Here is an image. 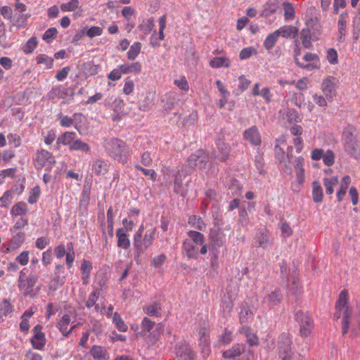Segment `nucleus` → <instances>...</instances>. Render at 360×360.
<instances>
[{
	"instance_id": "obj_1",
	"label": "nucleus",
	"mask_w": 360,
	"mask_h": 360,
	"mask_svg": "<svg viewBox=\"0 0 360 360\" xmlns=\"http://www.w3.org/2000/svg\"><path fill=\"white\" fill-rule=\"evenodd\" d=\"M105 148L108 154L115 160L123 165L127 162L129 149L121 139L111 138L105 140Z\"/></svg>"
},
{
	"instance_id": "obj_2",
	"label": "nucleus",
	"mask_w": 360,
	"mask_h": 360,
	"mask_svg": "<svg viewBox=\"0 0 360 360\" xmlns=\"http://www.w3.org/2000/svg\"><path fill=\"white\" fill-rule=\"evenodd\" d=\"M187 238L183 243V248L188 258L196 259L198 255L199 246L204 243L205 237L202 233L196 231H189Z\"/></svg>"
},
{
	"instance_id": "obj_3",
	"label": "nucleus",
	"mask_w": 360,
	"mask_h": 360,
	"mask_svg": "<svg viewBox=\"0 0 360 360\" xmlns=\"http://www.w3.org/2000/svg\"><path fill=\"white\" fill-rule=\"evenodd\" d=\"M335 308L336 310L342 311V335H345L348 331L349 319L352 314L351 309L348 306V292L346 290L340 292Z\"/></svg>"
},
{
	"instance_id": "obj_4",
	"label": "nucleus",
	"mask_w": 360,
	"mask_h": 360,
	"mask_svg": "<svg viewBox=\"0 0 360 360\" xmlns=\"http://www.w3.org/2000/svg\"><path fill=\"white\" fill-rule=\"evenodd\" d=\"M292 344V342L288 333H283L278 337L277 347L280 359L294 360Z\"/></svg>"
},
{
	"instance_id": "obj_5",
	"label": "nucleus",
	"mask_w": 360,
	"mask_h": 360,
	"mask_svg": "<svg viewBox=\"0 0 360 360\" xmlns=\"http://www.w3.org/2000/svg\"><path fill=\"white\" fill-rule=\"evenodd\" d=\"M208 161L209 154L202 149L191 154L187 159L188 166L193 169L205 168Z\"/></svg>"
},
{
	"instance_id": "obj_6",
	"label": "nucleus",
	"mask_w": 360,
	"mask_h": 360,
	"mask_svg": "<svg viewBox=\"0 0 360 360\" xmlns=\"http://www.w3.org/2000/svg\"><path fill=\"white\" fill-rule=\"evenodd\" d=\"M37 280L38 277L36 275L30 274L26 278V279L23 281H18V288L22 292L25 296L34 297L39 290V288H38L36 292H34L33 290V288Z\"/></svg>"
},
{
	"instance_id": "obj_7",
	"label": "nucleus",
	"mask_w": 360,
	"mask_h": 360,
	"mask_svg": "<svg viewBox=\"0 0 360 360\" xmlns=\"http://www.w3.org/2000/svg\"><path fill=\"white\" fill-rule=\"evenodd\" d=\"M155 229L150 234H145L144 237L140 236L139 238H134V246L136 249L137 256L143 253L153 243Z\"/></svg>"
},
{
	"instance_id": "obj_8",
	"label": "nucleus",
	"mask_w": 360,
	"mask_h": 360,
	"mask_svg": "<svg viewBox=\"0 0 360 360\" xmlns=\"http://www.w3.org/2000/svg\"><path fill=\"white\" fill-rule=\"evenodd\" d=\"M345 150L346 153L354 158H358L360 155L359 146L355 136L352 132H347L345 137Z\"/></svg>"
},
{
	"instance_id": "obj_9",
	"label": "nucleus",
	"mask_w": 360,
	"mask_h": 360,
	"mask_svg": "<svg viewBox=\"0 0 360 360\" xmlns=\"http://www.w3.org/2000/svg\"><path fill=\"white\" fill-rule=\"evenodd\" d=\"M216 146L217 151L212 153L213 157L221 162H225L229 157L230 147L220 139L217 140Z\"/></svg>"
},
{
	"instance_id": "obj_10",
	"label": "nucleus",
	"mask_w": 360,
	"mask_h": 360,
	"mask_svg": "<svg viewBox=\"0 0 360 360\" xmlns=\"http://www.w3.org/2000/svg\"><path fill=\"white\" fill-rule=\"evenodd\" d=\"M41 330L42 326L39 324L35 326L33 329L34 334L31 339L32 347L39 350H41L46 344L45 335Z\"/></svg>"
},
{
	"instance_id": "obj_11",
	"label": "nucleus",
	"mask_w": 360,
	"mask_h": 360,
	"mask_svg": "<svg viewBox=\"0 0 360 360\" xmlns=\"http://www.w3.org/2000/svg\"><path fill=\"white\" fill-rule=\"evenodd\" d=\"M243 137L253 146H257L262 143L261 136L256 126L246 129L243 133Z\"/></svg>"
},
{
	"instance_id": "obj_12",
	"label": "nucleus",
	"mask_w": 360,
	"mask_h": 360,
	"mask_svg": "<svg viewBox=\"0 0 360 360\" xmlns=\"http://www.w3.org/2000/svg\"><path fill=\"white\" fill-rule=\"evenodd\" d=\"M209 238L214 249L221 248L224 244V235L221 232V227H218L217 229H211Z\"/></svg>"
},
{
	"instance_id": "obj_13",
	"label": "nucleus",
	"mask_w": 360,
	"mask_h": 360,
	"mask_svg": "<svg viewBox=\"0 0 360 360\" xmlns=\"http://www.w3.org/2000/svg\"><path fill=\"white\" fill-rule=\"evenodd\" d=\"M283 299V295L280 290H275L265 297L262 301L264 307L271 308L278 304Z\"/></svg>"
},
{
	"instance_id": "obj_14",
	"label": "nucleus",
	"mask_w": 360,
	"mask_h": 360,
	"mask_svg": "<svg viewBox=\"0 0 360 360\" xmlns=\"http://www.w3.org/2000/svg\"><path fill=\"white\" fill-rule=\"evenodd\" d=\"M52 158V154L49 151L41 149L37 150L36 154V158L34 159V167L39 170L42 169L47 162H51Z\"/></svg>"
},
{
	"instance_id": "obj_15",
	"label": "nucleus",
	"mask_w": 360,
	"mask_h": 360,
	"mask_svg": "<svg viewBox=\"0 0 360 360\" xmlns=\"http://www.w3.org/2000/svg\"><path fill=\"white\" fill-rule=\"evenodd\" d=\"M271 245L269 232L262 229L255 237V246L266 249Z\"/></svg>"
},
{
	"instance_id": "obj_16",
	"label": "nucleus",
	"mask_w": 360,
	"mask_h": 360,
	"mask_svg": "<svg viewBox=\"0 0 360 360\" xmlns=\"http://www.w3.org/2000/svg\"><path fill=\"white\" fill-rule=\"evenodd\" d=\"M314 20L310 18L306 22L307 28H304L302 30L300 33V38L302 39V43L306 49H310L311 46V30H309V27H312L314 24Z\"/></svg>"
},
{
	"instance_id": "obj_17",
	"label": "nucleus",
	"mask_w": 360,
	"mask_h": 360,
	"mask_svg": "<svg viewBox=\"0 0 360 360\" xmlns=\"http://www.w3.org/2000/svg\"><path fill=\"white\" fill-rule=\"evenodd\" d=\"M117 238V247L124 250H127L130 246V240L128 238L127 229L123 228L118 229L116 232Z\"/></svg>"
},
{
	"instance_id": "obj_18",
	"label": "nucleus",
	"mask_w": 360,
	"mask_h": 360,
	"mask_svg": "<svg viewBox=\"0 0 360 360\" xmlns=\"http://www.w3.org/2000/svg\"><path fill=\"white\" fill-rule=\"evenodd\" d=\"M176 355L180 357H184L192 360L194 359L195 354L189 345L186 343H180L176 345Z\"/></svg>"
},
{
	"instance_id": "obj_19",
	"label": "nucleus",
	"mask_w": 360,
	"mask_h": 360,
	"mask_svg": "<svg viewBox=\"0 0 360 360\" xmlns=\"http://www.w3.org/2000/svg\"><path fill=\"white\" fill-rule=\"evenodd\" d=\"M294 168L295 169L297 179L299 184H302L304 181V169L303 167L304 165V159L302 157L296 158L293 162Z\"/></svg>"
},
{
	"instance_id": "obj_20",
	"label": "nucleus",
	"mask_w": 360,
	"mask_h": 360,
	"mask_svg": "<svg viewBox=\"0 0 360 360\" xmlns=\"http://www.w3.org/2000/svg\"><path fill=\"white\" fill-rule=\"evenodd\" d=\"M245 352V346L242 344H236L231 349L223 352L225 359H233L240 356Z\"/></svg>"
},
{
	"instance_id": "obj_21",
	"label": "nucleus",
	"mask_w": 360,
	"mask_h": 360,
	"mask_svg": "<svg viewBox=\"0 0 360 360\" xmlns=\"http://www.w3.org/2000/svg\"><path fill=\"white\" fill-rule=\"evenodd\" d=\"M90 354L95 360H109L110 359L107 350L101 346L94 345L90 350Z\"/></svg>"
},
{
	"instance_id": "obj_22",
	"label": "nucleus",
	"mask_w": 360,
	"mask_h": 360,
	"mask_svg": "<svg viewBox=\"0 0 360 360\" xmlns=\"http://www.w3.org/2000/svg\"><path fill=\"white\" fill-rule=\"evenodd\" d=\"M122 74H139L141 72L142 65L139 62H134L131 63H124L119 66Z\"/></svg>"
},
{
	"instance_id": "obj_23",
	"label": "nucleus",
	"mask_w": 360,
	"mask_h": 360,
	"mask_svg": "<svg viewBox=\"0 0 360 360\" xmlns=\"http://www.w3.org/2000/svg\"><path fill=\"white\" fill-rule=\"evenodd\" d=\"M239 332L246 336L247 342L250 346H256L259 344L257 336L252 333L250 327L245 326H243L240 328Z\"/></svg>"
},
{
	"instance_id": "obj_24",
	"label": "nucleus",
	"mask_w": 360,
	"mask_h": 360,
	"mask_svg": "<svg viewBox=\"0 0 360 360\" xmlns=\"http://www.w3.org/2000/svg\"><path fill=\"white\" fill-rule=\"evenodd\" d=\"M92 169L97 176L105 175L108 171V165L104 160L96 159L93 162Z\"/></svg>"
},
{
	"instance_id": "obj_25",
	"label": "nucleus",
	"mask_w": 360,
	"mask_h": 360,
	"mask_svg": "<svg viewBox=\"0 0 360 360\" xmlns=\"http://www.w3.org/2000/svg\"><path fill=\"white\" fill-rule=\"evenodd\" d=\"M70 323V316L65 314L57 323V328L63 333L64 337H68L72 333V330H67L68 326Z\"/></svg>"
},
{
	"instance_id": "obj_26",
	"label": "nucleus",
	"mask_w": 360,
	"mask_h": 360,
	"mask_svg": "<svg viewBox=\"0 0 360 360\" xmlns=\"http://www.w3.org/2000/svg\"><path fill=\"white\" fill-rule=\"evenodd\" d=\"M76 134L75 132L66 131L59 136L56 141V144L58 145V147L60 146V144L64 146L69 145L75 141L76 139Z\"/></svg>"
},
{
	"instance_id": "obj_27",
	"label": "nucleus",
	"mask_w": 360,
	"mask_h": 360,
	"mask_svg": "<svg viewBox=\"0 0 360 360\" xmlns=\"http://www.w3.org/2000/svg\"><path fill=\"white\" fill-rule=\"evenodd\" d=\"M276 32H278L279 37L282 36L285 38H288L291 36H292V37L298 36V29L292 25L283 26L280 29L277 30Z\"/></svg>"
},
{
	"instance_id": "obj_28",
	"label": "nucleus",
	"mask_w": 360,
	"mask_h": 360,
	"mask_svg": "<svg viewBox=\"0 0 360 360\" xmlns=\"http://www.w3.org/2000/svg\"><path fill=\"white\" fill-rule=\"evenodd\" d=\"M321 88L327 99H331L335 96V91L331 79L327 78L323 80Z\"/></svg>"
},
{
	"instance_id": "obj_29",
	"label": "nucleus",
	"mask_w": 360,
	"mask_h": 360,
	"mask_svg": "<svg viewBox=\"0 0 360 360\" xmlns=\"http://www.w3.org/2000/svg\"><path fill=\"white\" fill-rule=\"evenodd\" d=\"M312 195L315 202H321L323 200V189L319 181H315L312 183Z\"/></svg>"
},
{
	"instance_id": "obj_30",
	"label": "nucleus",
	"mask_w": 360,
	"mask_h": 360,
	"mask_svg": "<svg viewBox=\"0 0 360 360\" xmlns=\"http://www.w3.org/2000/svg\"><path fill=\"white\" fill-rule=\"evenodd\" d=\"M253 313L249 309L246 303L243 304L240 307V311L239 314V320L241 324L248 323L249 319L252 318Z\"/></svg>"
},
{
	"instance_id": "obj_31",
	"label": "nucleus",
	"mask_w": 360,
	"mask_h": 360,
	"mask_svg": "<svg viewBox=\"0 0 360 360\" xmlns=\"http://www.w3.org/2000/svg\"><path fill=\"white\" fill-rule=\"evenodd\" d=\"M70 150H82L86 153L90 152L89 146L83 142L81 139H75V141L69 146Z\"/></svg>"
},
{
	"instance_id": "obj_32",
	"label": "nucleus",
	"mask_w": 360,
	"mask_h": 360,
	"mask_svg": "<svg viewBox=\"0 0 360 360\" xmlns=\"http://www.w3.org/2000/svg\"><path fill=\"white\" fill-rule=\"evenodd\" d=\"M314 328V321L312 319H308L304 323L300 324V333L303 338L308 337Z\"/></svg>"
},
{
	"instance_id": "obj_33",
	"label": "nucleus",
	"mask_w": 360,
	"mask_h": 360,
	"mask_svg": "<svg viewBox=\"0 0 360 360\" xmlns=\"http://www.w3.org/2000/svg\"><path fill=\"white\" fill-rule=\"evenodd\" d=\"M210 65L214 68H228L230 65L229 59L226 57H216L210 61Z\"/></svg>"
},
{
	"instance_id": "obj_34",
	"label": "nucleus",
	"mask_w": 360,
	"mask_h": 360,
	"mask_svg": "<svg viewBox=\"0 0 360 360\" xmlns=\"http://www.w3.org/2000/svg\"><path fill=\"white\" fill-rule=\"evenodd\" d=\"M162 102L165 103L163 105L164 110L166 112H169L174 108V105L177 103L175 94H167L165 99L162 100Z\"/></svg>"
},
{
	"instance_id": "obj_35",
	"label": "nucleus",
	"mask_w": 360,
	"mask_h": 360,
	"mask_svg": "<svg viewBox=\"0 0 360 360\" xmlns=\"http://www.w3.org/2000/svg\"><path fill=\"white\" fill-rule=\"evenodd\" d=\"M27 212V206L24 202H19L16 203L11 209V213L13 215H24Z\"/></svg>"
},
{
	"instance_id": "obj_36",
	"label": "nucleus",
	"mask_w": 360,
	"mask_h": 360,
	"mask_svg": "<svg viewBox=\"0 0 360 360\" xmlns=\"http://www.w3.org/2000/svg\"><path fill=\"white\" fill-rule=\"evenodd\" d=\"M338 183V177L333 176L331 178H325L323 179V184L326 187V192L327 194L330 195L333 193V187Z\"/></svg>"
},
{
	"instance_id": "obj_37",
	"label": "nucleus",
	"mask_w": 360,
	"mask_h": 360,
	"mask_svg": "<svg viewBox=\"0 0 360 360\" xmlns=\"http://www.w3.org/2000/svg\"><path fill=\"white\" fill-rule=\"evenodd\" d=\"M278 37V32H276V30L269 34L264 42L265 49L267 50L271 49L276 44Z\"/></svg>"
},
{
	"instance_id": "obj_38",
	"label": "nucleus",
	"mask_w": 360,
	"mask_h": 360,
	"mask_svg": "<svg viewBox=\"0 0 360 360\" xmlns=\"http://www.w3.org/2000/svg\"><path fill=\"white\" fill-rule=\"evenodd\" d=\"M141 44L140 42L134 43L131 46V47L127 53L128 59L131 60H134L139 54V53L141 51Z\"/></svg>"
},
{
	"instance_id": "obj_39",
	"label": "nucleus",
	"mask_w": 360,
	"mask_h": 360,
	"mask_svg": "<svg viewBox=\"0 0 360 360\" xmlns=\"http://www.w3.org/2000/svg\"><path fill=\"white\" fill-rule=\"evenodd\" d=\"M36 60L38 64L44 65L47 69L51 68L53 64V59L46 54L39 55Z\"/></svg>"
},
{
	"instance_id": "obj_40",
	"label": "nucleus",
	"mask_w": 360,
	"mask_h": 360,
	"mask_svg": "<svg viewBox=\"0 0 360 360\" xmlns=\"http://www.w3.org/2000/svg\"><path fill=\"white\" fill-rule=\"evenodd\" d=\"M284 17L285 20L292 19L295 17V9L291 3L285 1L283 4Z\"/></svg>"
},
{
	"instance_id": "obj_41",
	"label": "nucleus",
	"mask_w": 360,
	"mask_h": 360,
	"mask_svg": "<svg viewBox=\"0 0 360 360\" xmlns=\"http://www.w3.org/2000/svg\"><path fill=\"white\" fill-rule=\"evenodd\" d=\"M12 306L9 301L4 300L0 302V317L6 316L9 313L12 311Z\"/></svg>"
},
{
	"instance_id": "obj_42",
	"label": "nucleus",
	"mask_w": 360,
	"mask_h": 360,
	"mask_svg": "<svg viewBox=\"0 0 360 360\" xmlns=\"http://www.w3.org/2000/svg\"><path fill=\"white\" fill-rule=\"evenodd\" d=\"M312 319L307 311L297 310L295 312V319L299 323H304L308 319Z\"/></svg>"
},
{
	"instance_id": "obj_43",
	"label": "nucleus",
	"mask_w": 360,
	"mask_h": 360,
	"mask_svg": "<svg viewBox=\"0 0 360 360\" xmlns=\"http://www.w3.org/2000/svg\"><path fill=\"white\" fill-rule=\"evenodd\" d=\"M99 293L97 291H93L89 296L87 301L86 302V307L87 308H91L95 305V309L97 311L99 307L98 304H96V302L98 298Z\"/></svg>"
},
{
	"instance_id": "obj_44",
	"label": "nucleus",
	"mask_w": 360,
	"mask_h": 360,
	"mask_svg": "<svg viewBox=\"0 0 360 360\" xmlns=\"http://www.w3.org/2000/svg\"><path fill=\"white\" fill-rule=\"evenodd\" d=\"M160 307L158 304L154 303L153 304L148 305L145 308V312L152 316H158L160 314Z\"/></svg>"
},
{
	"instance_id": "obj_45",
	"label": "nucleus",
	"mask_w": 360,
	"mask_h": 360,
	"mask_svg": "<svg viewBox=\"0 0 360 360\" xmlns=\"http://www.w3.org/2000/svg\"><path fill=\"white\" fill-rule=\"evenodd\" d=\"M37 39L35 37L30 38L23 46V51L25 53H32L37 45Z\"/></svg>"
},
{
	"instance_id": "obj_46",
	"label": "nucleus",
	"mask_w": 360,
	"mask_h": 360,
	"mask_svg": "<svg viewBox=\"0 0 360 360\" xmlns=\"http://www.w3.org/2000/svg\"><path fill=\"white\" fill-rule=\"evenodd\" d=\"M82 70L86 75H94L97 73V66L92 62H87L82 65Z\"/></svg>"
},
{
	"instance_id": "obj_47",
	"label": "nucleus",
	"mask_w": 360,
	"mask_h": 360,
	"mask_svg": "<svg viewBox=\"0 0 360 360\" xmlns=\"http://www.w3.org/2000/svg\"><path fill=\"white\" fill-rule=\"evenodd\" d=\"M113 322L116 325L117 328L122 332H124L127 330V326L122 319L120 316L116 312L113 316Z\"/></svg>"
},
{
	"instance_id": "obj_48",
	"label": "nucleus",
	"mask_w": 360,
	"mask_h": 360,
	"mask_svg": "<svg viewBox=\"0 0 360 360\" xmlns=\"http://www.w3.org/2000/svg\"><path fill=\"white\" fill-rule=\"evenodd\" d=\"M79 6V0H70L68 3H64L60 5V8L63 11H73L77 8Z\"/></svg>"
},
{
	"instance_id": "obj_49",
	"label": "nucleus",
	"mask_w": 360,
	"mask_h": 360,
	"mask_svg": "<svg viewBox=\"0 0 360 360\" xmlns=\"http://www.w3.org/2000/svg\"><path fill=\"white\" fill-rule=\"evenodd\" d=\"M63 283L64 277L57 276L49 282V288L52 290H56L61 287Z\"/></svg>"
},
{
	"instance_id": "obj_50",
	"label": "nucleus",
	"mask_w": 360,
	"mask_h": 360,
	"mask_svg": "<svg viewBox=\"0 0 360 360\" xmlns=\"http://www.w3.org/2000/svg\"><path fill=\"white\" fill-rule=\"evenodd\" d=\"M58 34V30L55 27L48 29L43 34L42 39L46 42H50L52 39H54Z\"/></svg>"
},
{
	"instance_id": "obj_51",
	"label": "nucleus",
	"mask_w": 360,
	"mask_h": 360,
	"mask_svg": "<svg viewBox=\"0 0 360 360\" xmlns=\"http://www.w3.org/2000/svg\"><path fill=\"white\" fill-rule=\"evenodd\" d=\"M338 28H339V39L342 40L343 36H345V32L346 28V19L345 15L342 13L340 15L338 20Z\"/></svg>"
},
{
	"instance_id": "obj_52",
	"label": "nucleus",
	"mask_w": 360,
	"mask_h": 360,
	"mask_svg": "<svg viewBox=\"0 0 360 360\" xmlns=\"http://www.w3.org/2000/svg\"><path fill=\"white\" fill-rule=\"evenodd\" d=\"M86 27V34L90 38H93L96 36H100L103 33V30L99 27L93 26L89 29L87 27Z\"/></svg>"
},
{
	"instance_id": "obj_53",
	"label": "nucleus",
	"mask_w": 360,
	"mask_h": 360,
	"mask_svg": "<svg viewBox=\"0 0 360 360\" xmlns=\"http://www.w3.org/2000/svg\"><path fill=\"white\" fill-rule=\"evenodd\" d=\"M323 160L326 165H333L335 160V155L333 152L330 150H328L325 153H323Z\"/></svg>"
},
{
	"instance_id": "obj_54",
	"label": "nucleus",
	"mask_w": 360,
	"mask_h": 360,
	"mask_svg": "<svg viewBox=\"0 0 360 360\" xmlns=\"http://www.w3.org/2000/svg\"><path fill=\"white\" fill-rule=\"evenodd\" d=\"M255 164L256 167L259 170V174H264L265 173L264 170V162L262 155L258 154L257 155L255 156Z\"/></svg>"
},
{
	"instance_id": "obj_55",
	"label": "nucleus",
	"mask_w": 360,
	"mask_h": 360,
	"mask_svg": "<svg viewBox=\"0 0 360 360\" xmlns=\"http://www.w3.org/2000/svg\"><path fill=\"white\" fill-rule=\"evenodd\" d=\"M134 88V84L132 79H131L129 77H127L125 79L123 91L126 95L130 94L133 91Z\"/></svg>"
},
{
	"instance_id": "obj_56",
	"label": "nucleus",
	"mask_w": 360,
	"mask_h": 360,
	"mask_svg": "<svg viewBox=\"0 0 360 360\" xmlns=\"http://www.w3.org/2000/svg\"><path fill=\"white\" fill-rule=\"evenodd\" d=\"M81 270L83 276L88 278L91 270V262L88 260H84L81 265Z\"/></svg>"
},
{
	"instance_id": "obj_57",
	"label": "nucleus",
	"mask_w": 360,
	"mask_h": 360,
	"mask_svg": "<svg viewBox=\"0 0 360 360\" xmlns=\"http://www.w3.org/2000/svg\"><path fill=\"white\" fill-rule=\"evenodd\" d=\"M135 168L137 170L141 171L143 173L144 175L150 176V179L152 180H153V181L155 180V179H156V173H155V172L153 169H145V168L142 167L141 166H140L139 165H135Z\"/></svg>"
},
{
	"instance_id": "obj_58",
	"label": "nucleus",
	"mask_w": 360,
	"mask_h": 360,
	"mask_svg": "<svg viewBox=\"0 0 360 360\" xmlns=\"http://www.w3.org/2000/svg\"><path fill=\"white\" fill-rule=\"evenodd\" d=\"M155 322L150 319L145 317L141 323V328L143 331L149 332L154 326Z\"/></svg>"
},
{
	"instance_id": "obj_59",
	"label": "nucleus",
	"mask_w": 360,
	"mask_h": 360,
	"mask_svg": "<svg viewBox=\"0 0 360 360\" xmlns=\"http://www.w3.org/2000/svg\"><path fill=\"white\" fill-rule=\"evenodd\" d=\"M239 86L238 89L240 92L245 91L250 84V81L245 78V76L242 75L238 78Z\"/></svg>"
},
{
	"instance_id": "obj_60",
	"label": "nucleus",
	"mask_w": 360,
	"mask_h": 360,
	"mask_svg": "<svg viewBox=\"0 0 360 360\" xmlns=\"http://www.w3.org/2000/svg\"><path fill=\"white\" fill-rule=\"evenodd\" d=\"M182 179L180 174H176L174 181V191L176 193H179L182 188Z\"/></svg>"
},
{
	"instance_id": "obj_61",
	"label": "nucleus",
	"mask_w": 360,
	"mask_h": 360,
	"mask_svg": "<svg viewBox=\"0 0 360 360\" xmlns=\"http://www.w3.org/2000/svg\"><path fill=\"white\" fill-rule=\"evenodd\" d=\"M327 58L330 63L336 64L338 63V53L334 49H329L328 50Z\"/></svg>"
},
{
	"instance_id": "obj_62",
	"label": "nucleus",
	"mask_w": 360,
	"mask_h": 360,
	"mask_svg": "<svg viewBox=\"0 0 360 360\" xmlns=\"http://www.w3.org/2000/svg\"><path fill=\"white\" fill-rule=\"evenodd\" d=\"M28 255V251H23L16 257V261L22 265H26L29 261Z\"/></svg>"
},
{
	"instance_id": "obj_63",
	"label": "nucleus",
	"mask_w": 360,
	"mask_h": 360,
	"mask_svg": "<svg viewBox=\"0 0 360 360\" xmlns=\"http://www.w3.org/2000/svg\"><path fill=\"white\" fill-rule=\"evenodd\" d=\"M70 70V68L67 66L64 67L61 70H60L56 75V78L58 81H62L65 78H66L69 74Z\"/></svg>"
},
{
	"instance_id": "obj_64",
	"label": "nucleus",
	"mask_w": 360,
	"mask_h": 360,
	"mask_svg": "<svg viewBox=\"0 0 360 360\" xmlns=\"http://www.w3.org/2000/svg\"><path fill=\"white\" fill-rule=\"evenodd\" d=\"M281 230L284 237H289L292 233V231L287 222L281 223Z\"/></svg>"
}]
</instances>
